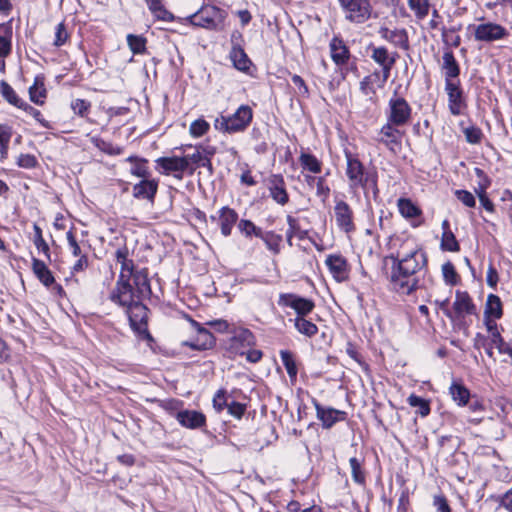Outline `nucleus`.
Here are the masks:
<instances>
[{"label":"nucleus","mask_w":512,"mask_h":512,"mask_svg":"<svg viewBox=\"0 0 512 512\" xmlns=\"http://www.w3.org/2000/svg\"><path fill=\"white\" fill-rule=\"evenodd\" d=\"M159 180L154 178L141 179L133 185L132 195L135 199L154 203L158 191Z\"/></svg>","instance_id":"dca6fc26"},{"label":"nucleus","mask_w":512,"mask_h":512,"mask_svg":"<svg viewBox=\"0 0 512 512\" xmlns=\"http://www.w3.org/2000/svg\"><path fill=\"white\" fill-rule=\"evenodd\" d=\"M90 108L91 103L84 99H75L71 102V109L80 117H86Z\"/></svg>","instance_id":"13d9d810"},{"label":"nucleus","mask_w":512,"mask_h":512,"mask_svg":"<svg viewBox=\"0 0 512 512\" xmlns=\"http://www.w3.org/2000/svg\"><path fill=\"white\" fill-rule=\"evenodd\" d=\"M255 337L249 329H240L233 337V345L241 344L243 347H252Z\"/></svg>","instance_id":"8fccbe9b"},{"label":"nucleus","mask_w":512,"mask_h":512,"mask_svg":"<svg viewBox=\"0 0 512 512\" xmlns=\"http://www.w3.org/2000/svg\"><path fill=\"white\" fill-rule=\"evenodd\" d=\"M334 214L336 224L341 231L351 233L355 230L353 210L347 202L343 200L336 201Z\"/></svg>","instance_id":"4468645a"},{"label":"nucleus","mask_w":512,"mask_h":512,"mask_svg":"<svg viewBox=\"0 0 512 512\" xmlns=\"http://www.w3.org/2000/svg\"><path fill=\"white\" fill-rule=\"evenodd\" d=\"M188 163L183 156H164L155 160V170L165 176L182 180L187 174Z\"/></svg>","instance_id":"1a4fd4ad"},{"label":"nucleus","mask_w":512,"mask_h":512,"mask_svg":"<svg viewBox=\"0 0 512 512\" xmlns=\"http://www.w3.org/2000/svg\"><path fill=\"white\" fill-rule=\"evenodd\" d=\"M299 163L303 170L318 174L322 171V162L313 154L302 152L299 156Z\"/></svg>","instance_id":"f704fd0d"},{"label":"nucleus","mask_w":512,"mask_h":512,"mask_svg":"<svg viewBox=\"0 0 512 512\" xmlns=\"http://www.w3.org/2000/svg\"><path fill=\"white\" fill-rule=\"evenodd\" d=\"M453 309L457 317H462L464 314L473 315L476 313V306L466 291H456Z\"/></svg>","instance_id":"b1692460"},{"label":"nucleus","mask_w":512,"mask_h":512,"mask_svg":"<svg viewBox=\"0 0 512 512\" xmlns=\"http://www.w3.org/2000/svg\"><path fill=\"white\" fill-rule=\"evenodd\" d=\"M130 173L133 176L139 177L141 179L149 178L151 173L149 171V168L147 167V160L141 159L137 163L134 164V166L131 168Z\"/></svg>","instance_id":"bf43d9fd"},{"label":"nucleus","mask_w":512,"mask_h":512,"mask_svg":"<svg viewBox=\"0 0 512 512\" xmlns=\"http://www.w3.org/2000/svg\"><path fill=\"white\" fill-rule=\"evenodd\" d=\"M33 229H34L33 242H34L35 247L37 248L38 252L43 253L45 255V257L47 258L48 261H51L50 248L42 236V229L37 224H34Z\"/></svg>","instance_id":"a18cd8bd"},{"label":"nucleus","mask_w":512,"mask_h":512,"mask_svg":"<svg viewBox=\"0 0 512 512\" xmlns=\"http://www.w3.org/2000/svg\"><path fill=\"white\" fill-rule=\"evenodd\" d=\"M188 147L192 148L193 152L183 155V158L188 163L187 174L189 176H192L198 168L203 167L206 169V164H205V160H204L200 150L198 149L197 145L194 147H192L190 145Z\"/></svg>","instance_id":"2f4dec72"},{"label":"nucleus","mask_w":512,"mask_h":512,"mask_svg":"<svg viewBox=\"0 0 512 512\" xmlns=\"http://www.w3.org/2000/svg\"><path fill=\"white\" fill-rule=\"evenodd\" d=\"M503 316V306L499 296L495 294H489L487 296L485 310H484V322L485 321H496Z\"/></svg>","instance_id":"c85d7f7f"},{"label":"nucleus","mask_w":512,"mask_h":512,"mask_svg":"<svg viewBox=\"0 0 512 512\" xmlns=\"http://www.w3.org/2000/svg\"><path fill=\"white\" fill-rule=\"evenodd\" d=\"M442 274L444 281L449 285L454 286L459 282V275L454 265L449 261L442 265Z\"/></svg>","instance_id":"864d4df0"},{"label":"nucleus","mask_w":512,"mask_h":512,"mask_svg":"<svg viewBox=\"0 0 512 512\" xmlns=\"http://www.w3.org/2000/svg\"><path fill=\"white\" fill-rule=\"evenodd\" d=\"M127 44L133 54H144L146 52V38L141 35L128 34Z\"/></svg>","instance_id":"de8ad7c7"},{"label":"nucleus","mask_w":512,"mask_h":512,"mask_svg":"<svg viewBox=\"0 0 512 512\" xmlns=\"http://www.w3.org/2000/svg\"><path fill=\"white\" fill-rule=\"evenodd\" d=\"M147 5L151 12L159 19L163 21H173L174 16L162 5L161 0H146Z\"/></svg>","instance_id":"a19ab883"},{"label":"nucleus","mask_w":512,"mask_h":512,"mask_svg":"<svg viewBox=\"0 0 512 512\" xmlns=\"http://www.w3.org/2000/svg\"><path fill=\"white\" fill-rule=\"evenodd\" d=\"M268 189L271 198L280 205H286L289 195L286 191L285 181L281 174H272L268 180Z\"/></svg>","instance_id":"4be33fe9"},{"label":"nucleus","mask_w":512,"mask_h":512,"mask_svg":"<svg viewBox=\"0 0 512 512\" xmlns=\"http://www.w3.org/2000/svg\"><path fill=\"white\" fill-rule=\"evenodd\" d=\"M312 403L316 410V417L321 422L324 429L332 428L337 422L344 421L347 413L332 407H325L321 405L315 398H312Z\"/></svg>","instance_id":"f8f14e48"},{"label":"nucleus","mask_w":512,"mask_h":512,"mask_svg":"<svg viewBox=\"0 0 512 512\" xmlns=\"http://www.w3.org/2000/svg\"><path fill=\"white\" fill-rule=\"evenodd\" d=\"M259 238L265 243L267 249L272 253L278 254L280 252V245L282 242L281 235L276 234L273 231L262 230L261 236Z\"/></svg>","instance_id":"58836bf2"},{"label":"nucleus","mask_w":512,"mask_h":512,"mask_svg":"<svg viewBox=\"0 0 512 512\" xmlns=\"http://www.w3.org/2000/svg\"><path fill=\"white\" fill-rule=\"evenodd\" d=\"M449 394L458 406H466L471 398L469 389L461 381L452 382Z\"/></svg>","instance_id":"7c9ffc66"},{"label":"nucleus","mask_w":512,"mask_h":512,"mask_svg":"<svg viewBox=\"0 0 512 512\" xmlns=\"http://www.w3.org/2000/svg\"><path fill=\"white\" fill-rule=\"evenodd\" d=\"M287 223H288V230L286 232L287 238H293L294 236H297L300 240H303L307 237L308 231L307 230H301L299 222L296 218H294L291 215L287 216Z\"/></svg>","instance_id":"09e8293b"},{"label":"nucleus","mask_w":512,"mask_h":512,"mask_svg":"<svg viewBox=\"0 0 512 512\" xmlns=\"http://www.w3.org/2000/svg\"><path fill=\"white\" fill-rule=\"evenodd\" d=\"M442 70L445 76V85L447 82H457L460 75V66L452 51L446 50L443 54Z\"/></svg>","instance_id":"a878e982"},{"label":"nucleus","mask_w":512,"mask_h":512,"mask_svg":"<svg viewBox=\"0 0 512 512\" xmlns=\"http://www.w3.org/2000/svg\"><path fill=\"white\" fill-rule=\"evenodd\" d=\"M407 2L417 19L423 20L428 16L431 6L429 0H408Z\"/></svg>","instance_id":"79ce46f5"},{"label":"nucleus","mask_w":512,"mask_h":512,"mask_svg":"<svg viewBox=\"0 0 512 512\" xmlns=\"http://www.w3.org/2000/svg\"><path fill=\"white\" fill-rule=\"evenodd\" d=\"M411 115L412 108L409 103L395 92L388 102L387 121L402 127L410 121Z\"/></svg>","instance_id":"6e6552de"},{"label":"nucleus","mask_w":512,"mask_h":512,"mask_svg":"<svg viewBox=\"0 0 512 512\" xmlns=\"http://www.w3.org/2000/svg\"><path fill=\"white\" fill-rule=\"evenodd\" d=\"M115 259L121 265V271L111 293L120 292L121 294H126L127 290L133 289L130 281L132 274L135 272L134 262L132 259H129V250L127 246L124 245L116 250Z\"/></svg>","instance_id":"423d86ee"},{"label":"nucleus","mask_w":512,"mask_h":512,"mask_svg":"<svg viewBox=\"0 0 512 512\" xmlns=\"http://www.w3.org/2000/svg\"><path fill=\"white\" fill-rule=\"evenodd\" d=\"M290 322L294 323L295 329L306 337H313L318 333V327L312 321L306 319V317H295L290 319Z\"/></svg>","instance_id":"72a5a7b5"},{"label":"nucleus","mask_w":512,"mask_h":512,"mask_svg":"<svg viewBox=\"0 0 512 512\" xmlns=\"http://www.w3.org/2000/svg\"><path fill=\"white\" fill-rule=\"evenodd\" d=\"M344 17L354 24H363L371 18V0H338Z\"/></svg>","instance_id":"0eeeda50"},{"label":"nucleus","mask_w":512,"mask_h":512,"mask_svg":"<svg viewBox=\"0 0 512 512\" xmlns=\"http://www.w3.org/2000/svg\"><path fill=\"white\" fill-rule=\"evenodd\" d=\"M492 499L499 503L500 507L512 512V487L501 496H492Z\"/></svg>","instance_id":"774afa93"},{"label":"nucleus","mask_w":512,"mask_h":512,"mask_svg":"<svg viewBox=\"0 0 512 512\" xmlns=\"http://www.w3.org/2000/svg\"><path fill=\"white\" fill-rule=\"evenodd\" d=\"M237 228L245 238H251L252 236L259 238L262 232L260 227L256 226L251 220L248 219H241L237 223Z\"/></svg>","instance_id":"37998d69"},{"label":"nucleus","mask_w":512,"mask_h":512,"mask_svg":"<svg viewBox=\"0 0 512 512\" xmlns=\"http://www.w3.org/2000/svg\"><path fill=\"white\" fill-rule=\"evenodd\" d=\"M12 30L11 28H6V34L0 35V58L7 57L12 50L11 43Z\"/></svg>","instance_id":"6e6d98bb"},{"label":"nucleus","mask_w":512,"mask_h":512,"mask_svg":"<svg viewBox=\"0 0 512 512\" xmlns=\"http://www.w3.org/2000/svg\"><path fill=\"white\" fill-rule=\"evenodd\" d=\"M69 38L64 22L59 23L55 28V39L53 45L55 47L63 46Z\"/></svg>","instance_id":"e2e57ef3"},{"label":"nucleus","mask_w":512,"mask_h":512,"mask_svg":"<svg viewBox=\"0 0 512 512\" xmlns=\"http://www.w3.org/2000/svg\"><path fill=\"white\" fill-rule=\"evenodd\" d=\"M379 34L384 40L390 42L395 47L403 50L409 49V39L405 29L390 30L389 28L381 27Z\"/></svg>","instance_id":"5701e85b"},{"label":"nucleus","mask_w":512,"mask_h":512,"mask_svg":"<svg viewBox=\"0 0 512 512\" xmlns=\"http://www.w3.org/2000/svg\"><path fill=\"white\" fill-rule=\"evenodd\" d=\"M229 58L235 69L247 73L252 65L251 60L244 49L237 43H233L229 52Z\"/></svg>","instance_id":"cd10ccee"},{"label":"nucleus","mask_w":512,"mask_h":512,"mask_svg":"<svg viewBox=\"0 0 512 512\" xmlns=\"http://www.w3.org/2000/svg\"><path fill=\"white\" fill-rule=\"evenodd\" d=\"M346 159V175L349 180L350 189H367L369 185L377 192V177L366 171L363 163L356 154L349 150L344 151Z\"/></svg>","instance_id":"7ed1b4c3"},{"label":"nucleus","mask_w":512,"mask_h":512,"mask_svg":"<svg viewBox=\"0 0 512 512\" xmlns=\"http://www.w3.org/2000/svg\"><path fill=\"white\" fill-rule=\"evenodd\" d=\"M253 111L249 105H241L230 116H221L215 120V129L229 134L244 131L251 123Z\"/></svg>","instance_id":"20e7f679"},{"label":"nucleus","mask_w":512,"mask_h":512,"mask_svg":"<svg viewBox=\"0 0 512 512\" xmlns=\"http://www.w3.org/2000/svg\"><path fill=\"white\" fill-rule=\"evenodd\" d=\"M329 49L331 59L338 67H344L349 63L351 53L341 37L334 36L330 40Z\"/></svg>","instance_id":"6ab92c4d"},{"label":"nucleus","mask_w":512,"mask_h":512,"mask_svg":"<svg viewBox=\"0 0 512 512\" xmlns=\"http://www.w3.org/2000/svg\"><path fill=\"white\" fill-rule=\"evenodd\" d=\"M369 49H371L372 53L370 55L371 59L377 63L381 67V75L383 76V81H387L390 72H391V62L388 58V50L384 46H373L370 45Z\"/></svg>","instance_id":"393cba45"},{"label":"nucleus","mask_w":512,"mask_h":512,"mask_svg":"<svg viewBox=\"0 0 512 512\" xmlns=\"http://www.w3.org/2000/svg\"><path fill=\"white\" fill-rule=\"evenodd\" d=\"M442 32V40L447 45H452L454 47H458L461 42V38L459 35H455L456 30L454 28L447 29L445 27L441 28Z\"/></svg>","instance_id":"052dcab7"},{"label":"nucleus","mask_w":512,"mask_h":512,"mask_svg":"<svg viewBox=\"0 0 512 512\" xmlns=\"http://www.w3.org/2000/svg\"><path fill=\"white\" fill-rule=\"evenodd\" d=\"M12 135L13 128L11 126L0 124V161L8 157V148Z\"/></svg>","instance_id":"c9c22d12"},{"label":"nucleus","mask_w":512,"mask_h":512,"mask_svg":"<svg viewBox=\"0 0 512 512\" xmlns=\"http://www.w3.org/2000/svg\"><path fill=\"white\" fill-rule=\"evenodd\" d=\"M508 36L506 28L500 24L488 22L479 24L474 31V38L477 41L493 42Z\"/></svg>","instance_id":"ddd939ff"},{"label":"nucleus","mask_w":512,"mask_h":512,"mask_svg":"<svg viewBox=\"0 0 512 512\" xmlns=\"http://www.w3.org/2000/svg\"><path fill=\"white\" fill-rule=\"evenodd\" d=\"M398 127L399 126H396V124L387 121V123L381 127L375 138L377 143L384 145L394 154L398 153L402 146V132Z\"/></svg>","instance_id":"9b49d317"},{"label":"nucleus","mask_w":512,"mask_h":512,"mask_svg":"<svg viewBox=\"0 0 512 512\" xmlns=\"http://www.w3.org/2000/svg\"><path fill=\"white\" fill-rule=\"evenodd\" d=\"M109 299L125 308L126 315L129 319L131 329L141 338L152 340V336L148 331V312L149 309L140 300L134 299L133 289L127 290L126 294L110 293Z\"/></svg>","instance_id":"f03ea898"},{"label":"nucleus","mask_w":512,"mask_h":512,"mask_svg":"<svg viewBox=\"0 0 512 512\" xmlns=\"http://www.w3.org/2000/svg\"><path fill=\"white\" fill-rule=\"evenodd\" d=\"M392 261L390 288L398 294L410 295L420 288L421 276L427 268V255L421 248L387 257Z\"/></svg>","instance_id":"f257e3e1"},{"label":"nucleus","mask_w":512,"mask_h":512,"mask_svg":"<svg viewBox=\"0 0 512 512\" xmlns=\"http://www.w3.org/2000/svg\"><path fill=\"white\" fill-rule=\"evenodd\" d=\"M407 401L410 406L417 408V413L420 414L422 417H426L429 415L431 409L428 400L415 394H411L408 397Z\"/></svg>","instance_id":"49530a36"},{"label":"nucleus","mask_w":512,"mask_h":512,"mask_svg":"<svg viewBox=\"0 0 512 512\" xmlns=\"http://www.w3.org/2000/svg\"><path fill=\"white\" fill-rule=\"evenodd\" d=\"M20 168L32 169L38 165L37 158L32 154H20L17 159Z\"/></svg>","instance_id":"338daca9"},{"label":"nucleus","mask_w":512,"mask_h":512,"mask_svg":"<svg viewBox=\"0 0 512 512\" xmlns=\"http://www.w3.org/2000/svg\"><path fill=\"white\" fill-rule=\"evenodd\" d=\"M445 91L448 95V107L451 114L454 116L462 114V109L466 107V102L460 87V81L447 82Z\"/></svg>","instance_id":"2eb2a0df"},{"label":"nucleus","mask_w":512,"mask_h":512,"mask_svg":"<svg viewBox=\"0 0 512 512\" xmlns=\"http://www.w3.org/2000/svg\"><path fill=\"white\" fill-rule=\"evenodd\" d=\"M209 124L203 119H197L190 125V134L193 137H201L209 130Z\"/></svg>","instance_id":"0e129e2a"},{"label":"nucleus","mask_w":512,"mask_h":512,"mask_svg":"<svg viewBox=\"0 0 512 512\" xmlns=\"http://www.w3.org/2000/svg\"><path fill=\"white\" fill-rule=\"evenodd\" d=\"M131 279L133 280V284L131 285L133 288L135 300L142 301L143 299H147L151 296L152 290L148 278L147 269L135 271L132 274Z\"/></svg>","instance_id":"a211bd4d"},{"label":"nucleus","mask_w":512,"mask_h":512,"mask_svg":"<svg viewBox=\"0 0 512 512\" xmlns=\"http://www.w3.org/2000/svg\"><path fill=\"white\" fill-rule=\"evenodd\" d=\"M46 93L43 79L36 77L34 84L29 88L30 100L37 105H42L44 103L43 99L46 98Z\"/></svg>","instance_id":"e433bc0d"},{"label":"nucleus","mask_w":512,"mask_h":512,"mask_svg":"<svg viewBox=\"0 0 512 512\" xmlns=\"http://www.w3.org/2000/svg\"><path fill=\"white\" fill-rule=\"evenodd\" d=\"M218 221L221 234L228 237L231 235L234 225L238 222V214L234 209L224 206L218 211Z\"/></svg>","instance_id":"bb28decb"},{"label":"nucleus","mask_w":512,"mask_h":512,"mask_svg":"<svg viewBox=\"0 0 512 512\" xmlns=\"http://www.w3.org/2000/svg\"><path fill=\"white\" fill-rule=\"evenodd\" d=\"M0 94L2 97L11 105L17 107L20 109V107L25 102L22 100L15 90L12 88L11 85H9L6 81L2 80L0 82Z\"/></svg>","instance_id":"4c0bfd02"},{"label":"nucleus","mask_w":512,"mask_h":512,"mask_svg":"<svg viewBox=\"0 0 512 512\" xmlns=\"http://www.w3.org/2000/svg\"><path fill=\"white\" fill-rule=\"evenodd\" d=\"M198 149L200 150L206 164V170L208 172L209 176H212L214 173V168L212 166L211 159L216 154V147L212 145H197Z\"/></svg>","instance_id":"3c124183"},{"label":"nucleus","mask_w":512,"mask_h":512,"mask_svg":"<svg viewBox=\"0 0 512 512\" xmlns=\"http://www.w3.org/2000/svg\"><path fill=\"white\" fill-rule=\"evenodd\" d=\"M32 270L37 279L45 286L50 287L55 282L52 272L49 270L44 261L35 257L32 258Z\"/></svg>","instance_id":"c756f323"},{"label":"nucleus","mask_w":512,"mask_h":512,"mask_svg":"<svg viewBox=\"0 0 512 512\" xmlns=\"http://www.w3.org/2000/svg\"><path fill=\"white\" fill-rule=\"evenodd\" d=\"M226 13L216 6H204L194 14L187 17V21L196 27L208 30H220Z\"/></svg>","instance_id":"39448f33"},{"label":"nucleus","mask_w":512,"mask_h":512,"mask_svg":"<svg viewBox=\"0 0 512 512\" xmlns=\"http://www.w3.org/2000/svg\"><path fill=\"white\" fill-rule=\"evenodd\" d=\"M325 264L328 267L333 278L337 282L347 281L349 278V265L347 260L340 254H330L325 260Z\"/></svg>","instance_id":"f3484780"},{"label":"nucleus","mask_w":512,"mask_h":512,"mask_svg":"<svg viewBox=\"0 0 512 512\" xmlns=\"http://www.w3.org/2000/svg\"><path fill=\"white\" fill-rule=\"evenodd\" d=\"M280 358L282 364L284 365L287 371L289 378L291 379V381H295L298 373V368L293 353L289 350H281Z\"/></svg>","instance_id":"ea45409f"},{"label":"nucleus","mask_w":512,"mask_h":512,"mask_svg":"<svg viewBox=\"0 0 512 512\" xmlns=\"http://www.w3.org/2000/svg\"><path fill=\"white\" fill-rule=\"evenodd\" d=\"M466 141L470 144H478L481 142L483 133L482 130L477 126H470L463 129Z\"/></svg>","instance_id":"4d7b16f0"},{"label":"nucleus","mask_w":512,"mask_h":512,"mask_svg":"<svg viewBox=\"0 0 512 512\" xmlns=\"http://www.w3.org/2000/svg\"><path fill=\"white\" fill-rule=\"evenodd\" d=\"M277 303L281 307L293 309L297 314L296 317H306L315 308L313 300L294 293H281Z\"/></svg>","instance_id":"9d476101"},{"label":"nucleus","mask_w":512,"mask_h":512,"mask_svg":"<svg viewBox=\"0 0 512 512\" xmlns=\"http://www.w3.org/2000/svg\"><path fill=\"white\" fill-rule=\"evenodd\" d=\"M397 206L399 213L405 219L412 220L422 215L421 209L408 198H399Z\"/></svg>","instance_id":"473e14b6"},{"label":"nucleus","mask_w":512,"mask_h":512,"mask_svg":"<svg viewBox=\"0 0 512 512\" xmlns=\"http://www.w3.org/2000/svg\"><path fill=\"white\" fill-rule=\"evenodd\" d=\"M441 248L444 251L457 252L460 250L458 241L452 231H444L441 240Z\"/></svg>","instance_id":"603ef678"},{"label":"nucleus","mask_w":512,"mask_h":512,"mask_svg":"<svg viewBox=\"0 0 512 512\" xmlns=\"http://www.w3.org/2000/svg\"><path fill=\"white\" fill-rule=\"evenodd\" d=\"M226 391L224 389L218 390L212 400L213 408L217 412H222L225 408L228 407L229 403L226 396Z\"/></svg>","instance_id":"680f3d73"},{"label":"nucleus","mask_w":512,"mask_h":512,"mask_svg":"<svg viewBox=\"0 0 512 512\" xmlns=\"http://www.w3.org/2000/svg\"><path fill=\"white\" fill-rule=\"evenodd\" d=\"M178 423L187 429H199L206 426V416L196 410H181L175 414Z\"/></svg>","instance_id":"aec40b11"},{"label":"nucleus","mask_w":512,"mask_h":512,"mask_svg":"<svg viewBox=\"0 0 512 512\" xmlns=\"http://www.w3.org/2000/svg\"><path fill=\"white\" fill-rule=\"evenodd\" d=\"M387 81H383L381 72L375 70L373 73L365 76L360 81L359 89L362 94L368 96L369 100L373 103L376 102V90L382 88Z\"/></svg>","instance_id":"412c9836"},{"label":"nucleus","mask_w":512,"mask_h":512,"mask_svg":"<svg viewBox=\"0 0 512 512\" xmlns=\"http://www.w3.org/2000/svg\"><path fill=\"white\" fill-rule=\"evenodd\" d=\"M20 109L24 110L27 114L31 115L42 127L50 128L49 122L43 117L40 110L34 108L27 102H24Z\"/></svg>","instance_id":"5fc2aeb1"},{"label":"nucleus","mask_w":512,"mask_h":512,"mask_svg":"<svg viewBox=\"0 0 512 512\" xmlns=\"http://www.w3.org/2000/svg\"><path fill=\"white\" fill-rule=\"evenodd\" d=\"M487 188V184H480V189L476 190V194L479 198L481 206L488 212H494V204L488 198L485 190Z\"/></svg>","instance_id":"69168bd1"},{"label":"nucleus","mask_w":512,"mask_h":512,"mask_svg":"<svg viewBox=\"0 0 512 512\" xmlns=\"http://www.w3.org/2000/svg\"><path fill=\"white\" fill-rule=\"evenodd\" d=\"M362 463L363 461L356 457H351L349 459L352 479L356 484L359 485H364L366 482V474L363 470Z\"/></svg>","instance_id":"c03bdc74"}]
</instances>
